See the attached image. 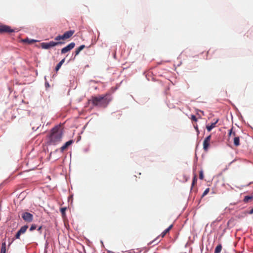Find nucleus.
Returning a JSON list of instances; mask_svg holds the SVG:
<instances>
[{
  "instance_id": "nucleus-1",
  "label": "nucleus",
  "mask_w": 253,
  "mask_h": 253,
  "mask_svg": "<svg viewBox=\"0 0 253 253\" xmlns=\"http://www.w3.org/2000/svg\"><path fill=\"white\" fill-rule=\"evenodd\" d=\"M63 133V129L61 126H54L49 135V144L56 145L59 143L61 141Z\"/></svg>"
},
{
  "instance_id": "nucleus-2",
  "label": "nucleus",
  "mask_w": 253,
  "mask_h": 253,
  "mask_svg": "<svg viewBox=\"0 0 253 253\" xmlns=\"http://www.w3.org/2000/svg\"><path fill=\"white\" fill-rule=\"evenodd\" d=\"M112 98L108 94L104 95L92 96L90 100L93 106L101 108H105L111 101Z\"/></svg>"
},
{
  "instance_id": "nucleus-3",
  "label": "nucleus",
  "mask_w": 253,
  "mask_h": 253,
  "mask_svg": "<svg viewBox=\"0 0 253 253\" xmlns=\"http://www.w3.org/2000/svg\"><path fill=\"white\" fill-rule=\"evenodd\" d=\"M63 43H64V42H55L53 41H50L49 42H42L41 44V46L42 48L47 49L52 47Z\"/></svg>"
},
{
  "instance_id": "nucleus-4",
  "label": "nucleus",
  "mask_w": 253,
  "mask_h": 253,
  "mask_svg": "<svg viewBox=\"0 0 253 253\" xmlns=\"http://www.w3.org/2000/svg\"><path fill=\"white\" fill-rule=\"evenodd\" d=\"M173 225L171 224L170 225L167 229H166V230H165L162 233V234L159 236L158 237H157L156 239H155L154 240H153L151 244H152V243H154L155 244H158L160 242V240L159 239V237H161L162 238H163L165 237V236L169 232V230L172 228Z\"/></svg>"
},
{
  "instance_id": "nucleus-5",
  "label": "nucleus",
  "mask_w": 253,
  "mask_h": 253,
  "mask_svg": "<svg viewBox=\"0 0 253 253\" xmlns=\"http://www.w3.org/2000/svg\"><path fill=\"white\" fill-rule=\"evenodd\" d=\"M12 32H14V30L11 29V27L5 25L0 24V34L11 33Z\"/></svg>"
},
{
  "instance_id": "nucleus-6",
  "label": "nucleus",
  "mask_w": 253,
  "mask_h": 253,
  "mask_svg": "<svg viewBox=\"0 0 253 253\" xmlns=\"http://www.w3.org/2000/svg\"><path fill=\"white\" fill-rule=\"evenodd\" d=\"M21 217L27 222H31L33 219V214L28 212H23L21 215Z\"/></svg>"
},
{
  "instance_id": "nucleus-7",
  "label": "nucleus",
  "mask_w": 253,
  "mask_h": 253,
  "mask_svg": "<svg viewBox=\"0 0 253 253\" xmlns=\"http://www.w3.org/2000/svg\"><path fill=\"white\" fill-rule=\"evenodd\" d=\"M211 139V135L207 136L203 142V149L205 151H207L210 146V143Z\"/></svg>"
},
{
  "instance_id": "nucleus-8",
  "label": "nucleus",
  "mask_w": 253,
  "mask_h": 253,
  "mask_svg": "<svg viewBox=\"0 0 253 253\" xmlns=\"http://www.w3.org/2000/svg\"><path fill=\"white\" fill-rule=\"evenodd\" d=\"M75 46V43L74 42H71L67 45L66 47L63 48L61 49V52L62 54H65L71 49H72Z\"/></svg>"
},
{
  "instance_id": "nucleus-9",
  "label": "nucleus",
  "mask_w": 253,
  "mask_h": 253,
  "mask_svg": "<svg viewBox=\"0 0 253 253\" xmlns=\"http://www.w3.org/2000/svg\"><path fill=\"white\" fill-rule=\"evenodd\" d=\"M28 228V225H24L22 226L17 232L16 234L15 235V238L16 239H19L20 235L22 234H24L26 231L27 229Z\"/></svg>"
},
{
  "instance_id": "nucleus-10",
  "label": "nucleus",
  "mask_w": 253,
  "mask_h": 253,
  "mask_svg": "<svg viewBox=\"0 0 253 253\" xmlns=\"http://www.w3.org/2000/svg\"><path fill=\"white\" fill-rule=\"evenodd\" d=\"M74 30H70L65 32L64 34L63 35L64 40H67L71 38L74 34Z\"/></svg>"
},
{
  "instance_id": "nucleus-11",
  "label": "nucleus",
  "mask_w": 253,
  "mask_h": 253,
  "mask_svg": "<svg viewBox=\"0 0 253 253\" xmlns=\"http://www.w3.org/2000/svg\"><path fill=\"white\" fill-rule=\"evenodd\" d=\"M73 143V141L72 140H69L66 142L64 145H63L60 148V150L61 152H63L64 150H65L68 146H69L70 145H71Z\"/></svg>"
},
{
  "instance_id": "nucleus-12",
  "label": "nucleus",
  "mask_w": 253,
  "mask_h": 253,
  "mask_svg": "<svg viewBox=\"0 0 253 253\" xmlns=\"http://www.w3.org/2000/svg\"><path fill=\"white\" fill-rule=\"evenodd\" d=\"M218 122V119H217L214 123H212L211 125H207L206 128L208 131H211V130L215 127V125Z\"/></svg>"
},
{
  "instance_id": "nucleus-13",
  "label": "nucleus",
  "mask_w": 253,
  "mask_h": 253,
  "mask_svg": "<svg viewBox=\"0 0 253 253\" xmlns=\"http://www.w3.org/2000/svg\"><path fill=\"white\" fill-rule=\"evenodd\" d=\"M252 200H253V196H246L243 199V201L245 203L251 202Z\"/></svg>"
},
{
  "instance_id": "nucleus-14",
  "label": "nucleus",
  "mask_w": 253,
  "mask_h": 253,
  "mask_svg": "<svg viewBox=\"0 0 253 253\" xmlns=\"http://www.w3.org/2000/svg\"><path fill=\"white\" fill-rule=\"evenodd\" d=\"M233 127H232L229 130V133H228L229 137H232V136L234 137V138L236 137H238V136L237 135L236 133L233 130Z\"/></svg>"
},
{
  "instance_id": "nucleus-15",
  "label": "nucleus",
  "mask_w": 253,
  "mask_h": 253,
  "mask_svg": "<svg viewBox=\"0 0 253 253\" xmlns=\"http://www.w3.org/2000/svg\"><path fill=\"white\" fill-rule=\"evenodd\" d=\"M85 47V45H81L80 47H79L78 48H77L76 49V51H75V56H77L78 55L79 53L83 49H84Z\"/></svg>"
},
{
  "instance_id": "nucleus-16",
  "label": "nucleus",
  "mask_w": 253,
  "mask_h": 253,
  "mask_svg": "<svg viewBox=\"0 0 253 253\" xmlns=\"http://www.w3.org/2000/svg\"><path fill=\"white\" fill-rule=\"evenodd\" d=\"M234 144L235 146L237 147L240 145V137L239 136L234 137L233 139Z\"/></svg>"
},
{
  "instance_id": "nucleus-17",
  "label": "nucleus",
  "mask_w": 253,
  "mask_h": 253,
  "mask_svg": "<svg viewBox=\"0 0 253 253\" xmlns=\"http://www.w3.org/2000/svg\"><path fill=\"white\" fill-rule=\"evenodd\" d=\"M6 243H5V242H3L1 244V248L0 253H6Z\"/></svg>"
},
{
  "instance_id": "nucleus-18",
  "label": "nucleus",
  "mask_w": 253,
  "mask_h": 253,
  "mask_svg": "<svg viewBox=\"0 0 253 253\" xmlns=\"http://www.w3.org/2000/svg\"><path fill=\"white\" fill-rule=\"evenodd\" d=\"M222 250V246L221 244L217 245L215 249L214 253H220Z\"/></svg>"
},
{
  "instance_id": "nucleus-19",
  "label": "nucleus",
  "mask_w": 253,
  "mask_h": 253,
  "mask_svg": "<svg viewBox=\"0 0 253 253\" xmlns=\"http://www.w3.org/2000/svg\"><path fill=\"white\" fill-rule=\"evenodd\" d=\"M66 208H62L60 209L61 212L63 217L65 216V211H66Z\"/></svg>"
},
{
  "instance_id": "nucleus-20",
  "label": "nucleus",
  "mask_w": 253,
  "mask_h": 253,
  "mask_svg": "<svg viewBox=\"0 0 253 253\" xmlns=\"http://www.w3.org/2000/svg\"><path fill=\"white\" fill-rule=\"evenodd\" d=\"M55 40L59 42L60 40H64L63 35H58L55 38Z\"/></svg>"
},
{
  "instance_id": "nucleus-21",
  "label": "nucleus",
  "mask_w": 253,
  "mask_h": 253,
  "mask_svg": "<svg viewBox=\"0 0 253 253\" xmlns=\"http://www.w3.org/2000/svg\"><path fill=\"white\" fill-rule=\"evenodd\" d=\"M197 176L196 175H195L193 177V180H192V186H194V184L197 182Z\"/></svg>"
},
{
  "instance_id": "nucleus-22",
  "label": "nucleus",
  "mask_w": 253,
  "mask_h": 253,
  "mask_svg": "<svg viewBox=\"0 0 253 253\" xmlns=\"http://www.w3.org/2000/svg\"><path fill=\"white\" fill-rule=\"evenodd\" d=\"M37 228V226L35 224H32L31 226L30 227V230L31 231H32L34 230H35Z\"/></svg>"
},
{
  "instance_id": "nucleus-23",
  "label": "nucleus",
  "mask_w": 253,
  "mask_h": 253,
  "mask_svg": "<svg viewBox=\"0 0 253 253\" xmlns=\"http://www.w3.org/2000/svg\"><path fill=\"white\" fill-rule=\"evenodd\" d=\"M199 178L201 179H203V178H204V174H203V172L202 170H201L200 171Z\"/></svg>"
},
{
  "instance_id": "nucleus-24",
  "label": "nucleus",
  "mask_w": 253,
  "mask_h": 253,
  "mask_svg": "<svg viewBox=\"0 0 253 253\" xmlns=\"http://www.w3.org/2000/svg\"><path fill=\"white\" fill-rule=\"evenodd\" d=\"M209 191H210L209 188H207V189L205 190V191L204 192V193H203L202 196H205V195H206L209 193Z\"/></svg>"
},
{
  "instance_id": "nucleus-25",
  "label": "nucleus",
  "mask_w": 253,
  "mask_h": 253,
  "mask_svg": "<svg viewBox=\"0 0 253 253\" xmlns=\"http://www.w3.org/2000/svg\"><path fill=\"white\" fill-rule=\"evenodd\" d=\"M61 66H62V65H61L60 64H59V63H58V64L56 65V67H55V71H56V72H57V71L60 69V68H61Z\"/></svg>"
},
{
  "instance_id": "nucleus-26",
  "label": "nucleus",
  "mask_w": 253,
  "mask_h": 253,
  "mask_svg": "<svg viewBox=\"0 0 253 253\" xmlns=\"http://www.w3.org/2000/svg\"><path fill=\"white\" fill-rule=\"evenodd\" d=\"M191 119L192 121H193L195 122H196L197 121V119L196 118V116L194 115H191Z\"/></svg>"
},
{
  "instance_id": "nucleus-27",
  "label": "nucleus",
  "mask_w": 253,
  "mask_h": 253,
  "mask_svg": "<svg viewBox=\"0 0 253 253\" xmlns=\"http://www.w3.org/2000/svg\"><path fill=\"white\" fill-rule=\"evenodd\" d=\"M194 127L195 128V129L196 130V131L198 133H199V129H198V126L196 125H194Z\"/></svg>"
},
{
  "instance_id": "nucleus-28",
  "label": "nucleus",
  "mask_w": 253,
  "mask_h": 253,
  "mask_svg": "<svg viewBox=\"0 0 253 253\" xmlns=\"http://www.w3.org/2000/svg\"><path fill=\"white\" fill-rule=\"evenodd\" d=\"M65 62V58L63 59L59 62V64H60L61 65L64 63Z\"/></svg>"
},
{
  "instance_id": "nucleus-29",
  "label": "nucleus",
  "mask_w": 253,
  "mask_h": 253,
  "mask_svg": "<svg viewBox=\"0 0 253 253\" xmlns=\"http://www.w3.org/2000/svg\"><path fill=\"white\" fill-rule=\"evenodd\" d=\"M245 213H243V214L241 215H238V218L243 217L245 216Z\"/></svg>"
},
{
  "instance_id": "nucleus-30",
  "label": "nucleus",
  "mask_w": 253,
  "mask_h": 253,
  "mask_svg": "<svg viewBox=\"0 0 253 253\" xmlns=\"http://www.w3.org/2000/svg\"><path fill=\"white\" fill-rule=\"evenodd\" d=\"M249 214H252L253 213V208L252 210H251L250 211H249Z\"/></svg>"
},
{
  "instance_id": "nucleus-31",
  "label": "nucleus",
  "mask_w": 253,
  "mask_h": 253,
  "mask_svg": "<svg viewBox=\"0 0 253 253\" xmlns=\"http://www.w3.org/2000/svg\"><path fill=\"white\" fill-rule=\"evenodd\" d=\"M41 228H42V227H41V226H40V227H39V228H38V231H40V230L41 229Z\"/></svg>"
},
{
  "instance_id": "nucleus-32",
  "label": "nucleus",
  "mask_w": 253,
  "mask_h": 253,
  "mask_svg": "<svg viewBox=\"0 0 253 253\" xmlns=\"http://www.w3.org/2000/svg\"><path fill=\"white\" fill-rule=\"evenodd\" d=\"M108 253H114V252H111V251H109Z\"/></svg>"
}]
</instances>
